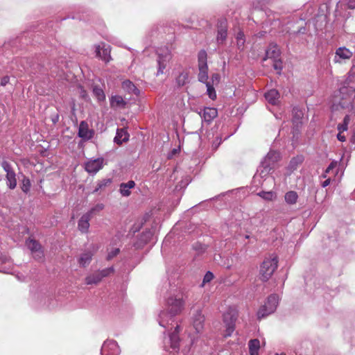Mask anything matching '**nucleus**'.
I'll return each mask as SVG.
<instances>
[{
	"label": "nucleus",
	"instance_id": "obj_1",
	"mask_svg": "<svg viewBox=\"0 0 355 355\" xmlns=\"http://www.w3.org/2000/svg\"><path fill=\"white\" fill-rule=\"evenodd\" d=\"M185 301L186 296L182 293L171 295L166 300L167 311H162L159 314V324L166 327L168 314L171 320L173 317L180 314L184 309Z\"/></svg>",
	"mask_w": 355,
	"mask_h": 355
},
{
	"label": "nucleus",
	"instance_id": "obj_2",
	"mask_svg": "<svg viewBox=\"0 0 355 355\" xmlns=\"http://www.w3.org/2000/svg\"><path fill=\"white\" fill-rule=\"evenodd\" d=\"M278 266V257L275 254H271L266 257L262 262L259 275L263 282H267L273 275Z\"/></svg>",
	"mask_w": 355,
	"mask_h": 355
},
{
	"label": "nucleus",
	"instance_id": "obj_3",
	"mask_svg": "<svg viewBox=\"0 0 355 355\" xmlns=\"http://www.w3.org/2000/svg\"><path fill=\"white\" fill-rule=\"evenodd\" d=\"M279 297L277 295H270L266 302L262 306L257 313L258 318L260 320L269 314L273 313L278 304Z\"/></svg>",
	"mask_w": 355,
	"mask_h": 355
},
{
	"label": "nucleus",
	"instance_id": "obj_4",
	"mask_svg": "<svg viewBox=\"0 0 355 355\" xmlns=\"http://www.w3.org/2000/svg\"><path fill=\"white\" fill-rule=\"evenodd\" d=\"M198 80L202 83H207L208 79V66L207 63V54L205 50L199 51L198 55Z\"/></svg>",
	"mask_w": 355,
	"mask_h": 355
},
{
	"label": "nucleus",
	"instance_id": "obj_5",
	"mask_svg": "<svg viewBox=\"0 0 355 355\" xmlns=\"http://www.w3.org/2000/svg\"><path fill=\"white\" fill-rule=\"evenodd\" d=\"M26 245L31 251L35 259L41 260L44 258V254L42 247L37 241L29 238L26 240Z\"/></svg>",
	"mask_w": 355,
	"mask_h": 355
},
{
	"label": "nucleus",
	"instance_id": "obj_6",
	"mask_svg": "<svg viewBox=\"0 0 355 355\" xmlns=\"http://www.w3.org/2000/svg\"><path fill=\"white\" fill-rule=\"evenodd\" d=\"M157 55L158 69L157 76H159L164 73V70L166 69L167 63L170 61L172 56L168 49L163 50L162 52L158 51Z\"/></svg>",
	"mask_w": 355,
	"mask_h": 355
},
{
	"label": "nucleus",
	"instance_id": "obj_7",
	"mask_svg": "<svg viewBox=\"0 0 355 355\" xmlns=\"http://www.w3.org/2000/svg\"><path fill=\"white\" fill-rule=\"evenodd\" d=\"M1 166L6 173L7 185L11 189H14L17 186L16 174L12 170L10 163L6 160L1 162Z\"/></svg>",
	"mask_w": 355,
	"mask_h": 355
},
{
	"label": "nucleus",
	"instance_id": "obj_8",
	"mask_svg": "<svg viewBox=\"0 0 355 355\" xmlns=\"http://www.w3.org/2000/svg\"><path fill=\"white\" fill-rule=\"evenodd\" d=\"M111 47L110 45L102 43L96 46V55L105 62H109L111 58Z\"/></svg>",
	"mask_w": 355,
	"mask_h": 355
},
{
	"label": "nucleus",
	"instance_id": "obj_9",
	"mask_svg": "<svg viewBox=\"0 0 355 355\" xmlns=\"http://www.w3.org/2000/svg\"><path fill=\"white\" fill-rule=\"evenodd\" d=\"M104 159L99 157L95 159H90L85 164V169L89 173H96L103 166Z\"/></svg>",
	"mask_w": 355,
	"mask_h": 355
},
{
	"label": "nucleus",
	"instance_id": "obj_10",
	"mask_svg": "<svg viewBox=\"0 0 355 355\" xmlns=\"http://www.w3.org/2000/svg\"><path fill=\"white\" fill-rule=\"evenodd\" d=\"M281 51L279 46L273 43H271L266 51V57L263 59V61L267 59L275 60L280 57Z\"/></svg>",
	"mask_w": 355,
	"mask_h": 355
},
{
	"label": "nucleus",
	"instance_id": "obj_11",
	"mask_svg": "<svg viewBox=\"0 0 355 355\" xmlns=\"http://www.w3.org/2000/svg\"><path fill=\"white\" fill-rule=\"evenodd\" d=\"M103 355H116L118 354V347L114 341L105 342L102 347Z\"/></svg>",
	"mask_w": 355,
	"mask_h": 355
},
{
	"label": "nucleus",
	"instance_id": "obj_12",
	"mask_svg": "<svg viewBox=\"0 0 355 355\" xmlns=\"http://www.w3.org/2000/svg\"><path fill=\"white\" fill-rule=\"evenodd\" d=\"M93 131L89 129L85 121H81L79 125L78 136L85 140L90 139L93 137Z\"/></svg>",
	"mask_w": 355,
	"mask_h": 355
},
{
	"label": "nucleus",
	"instance_id": "obj_13",
	"mask_svg": "<svg viewBox=\"0 0 355 355\" xmlns=\"http://www.w3.org/2000/svg\"><path fill=\"white\" fill-rule=\"evenodd\" d=\"M92 217L86 213L80 217L78 222V229L79 231L84 234L88 232L90 226L89 220Z\"/></svg>",
	"mask_w": 355,
	"mask_h": 355
},
{
	"label": "nucleus",
	"instance_id": "obj_14",
	"mask_svg": "<svg viewBox=\"0 0 355 355\" xmlns=\"http://www.w3.org/2000/svg\"><path fill=\"white\" fill-rule=\"evenodd\" d=\"M181 329L179 325L175 327L174 331L169 335V340L171 343V347L175 349L179 348V333Z\"/></svg>",
	"mask_w": 355,
	"mask_h": 355
},
{
	"label": "nucleus",
	"instance_id": "obj_15",
	"mask_svg": "<svg viewBox=\"0 0 355 355\" xmlns=\"http://www.w3.org/2000/svg\"><path fill=\"white\" fill-rule=\"evenodd\" d=\"M218 116V110L214 107H205L203 110L202 117L207 122H211Z\"/></svg>",
	"mask_w": 355,
	"mask_h": 355
},
{
	"label": "nucleus",
	"instance_id": "obj_16",
	"mask_svg": "<svg viewBox=\"0 0 355 355\" xmlns=\"http://www.w3.org/2000/svg\"><path fill=\"white\" fill-rule=\"evenodd\" d=\"M265 98L269 103L276 105L279 102V93L277 89H270L265 94Z\"/></svg>",
	"mask_w": 355,
	"mask_h": 355
},
{
	"label": "nucleus",
	"instance_id": "obj_17",
	"mask_svg": "<svg viewBox=\"0 0 355 355\" xmlns=\"http://www.w3.org/2000/svg\"><path fill=\"white\" fill-rule=\"evenodd\" d=\"M204 315L201 312L198 311L194 315L193 325L198 333L200 332L203 328Z\"/></svg>",
	"mask_w": 355,
	"mask_h": 355
},
{
	"label": "nucleus",
	"instance_id": "obj_18",
	"mask_svg": "<svg viewBox=\"0 0 355 355\" xmlns=\"http://www.w3.org/2000/svg\"><path fill=\"white\" fill-rule=\"evenodd\" d=\"M126 105V102L123 100L122 96L116 95L112 96L110 98V106L112 108H124Z\"/></svg>",
	"mask_w": 355,
	"mask_h": 355
},
{
	"label": "nucleus",
	"instance_id": "obj_19",
	"mask_svg": "<svg viewBox=\"0 0 355 355\" xmlns=\"http://www.w3.org/2000/svg\"><path fill=\"white\" fill-rule=\"evenodd\" d=\"M135 187V182L133 180H130L126 183H121L120 184V193L123 196L128 197L131 194L130 191Z\"/></svg>",
	"mask_w": 355,
	"mask_h": 355
},
{
	"label": "nucleus",
	"instance_id": "obj_20",
	"mask_svg": "<svg viewBox=\"0 0 355 355\" xmlns=\"http://www.w3.org/2000/svg\"><path fill=\"white\" fill-rule=\"evenodd\" d=\"M304 162V157L302 155H297L293 157L288 166V169L291 172L295 171Z\"/></svg>",
	"mask_w": 355,
	"mask_h": 355
},
{
	"label": "nucleus",
	"instance_id": "obj_21",
	"mask_svg": "<svg viewBox=\"0 0 355 355\" xmlns=\"http://www.w3.org/2000/svg\"><path fill=\"white\" fill-rule=\"evenodd\" d=\"M129 135L128 132L123 128L118 129L116 135L114 137V142L117 144H121L123 142L128 140Z\"/></svg>",
	"mask_w": 355,
	"mask_h": 355
},
{
	"label": "nucleus",
	"instance_id": "obj_22",
	"mask_svg": "<svg viewBox=\"0 0 355 355\" xmlns=\"http://www.w3.org/2000/svg\"><path fill=\"white\" fill-rule=\"evenodd\" d=\"M122 88L130 94H134L135 95L139 94V90L131 81L128 80L122 83Z\"/></svg>",
	"mask_w": 355,
	"mask_h": 355
},
{
	"label": "nucleus",
	"instance_id": "obj_23",
	"mask_svg": "<svg viewBox=\"0 0 355 355\" xmlns=\"http://www.w3.org/2000/svg\"><path fill=\"white\" fill-rule=\"evenodd\" d=\"M92 256L93 254L91 252H86L83 253L78 259L80 266L83 267L87 266L92 259Z\"/></svg>",
	"mask_w": 355,
	"mask_h": 355
},
{
	"label": "nucleus",
	"instance_id": "obj_24",
	"mask_svg": "<svg viewBox=\"0 0 355 355\" xmlns=\"http://www.w3.org/2000/svg\"><path fill=\"white\" fill-rule=\"evenodd\" d=\"M101 282V279L98 271L87 276L85 278V283L87 285L98 284Z\"/></svg>",
	"mask_w": 355,
	"mask_h": 355
},
{
	"label": "nucleus",
	"instance_id": "obj_25",
	"mask_svg": "<svg viewBox=\"0 0 355 355\" xmlns=\"http://www.w3.org/2000/svg\"><path fill=\"white\" fill-rule=\"evenodd\" d=\"M248 345L250 355H259L258 351L260 348V342L258 339L250 340Z\"/></svg>",
	"mask_w": 355,
	"mask_h": 355
},
{
	"label": "nucleus",
	"instance_id": "obj_26",
	"mask_svg": "<svg viewBox=\"0 0 355 355\" xmlns=\"http://www.w3.org/2000/svg\"><path fill=\"white\" fill-rule=\"evenodd\" d=\"M336 54L341 59H349L353 53L345 47H340L336 50Z\"/></svg>",
	"mask_w": 355,
	"mask_h": 355
},
{
	"label": "nucleus",
	"instance_id": "obj_27",
	"mask_svg": "<svg viewBox=\"0 0 355 355\" xmlns=\"http://www.w3.org/2000/svg\"><path fill=\"white\" fill-rule=\"evenodd\" d=\"M257 196H259V197H261V198H263V200H267V201H272L277 198V194L272 191H262L259 192L257 193Z\"/></svg>",
	"mask_w": 355,
	"mask_h": 355
},
{
	"label": "nucleus",
	"instance_id": "obj_28",
	"mask_svg": "<svg viewBox=\"0 0 355 355\" xmlns=\"http://www.w3.org/2000/svg\"><path fill=\"white\" fill-rule=\"evenodd\" d=\"M93 94L99 102L104 101L105 100V94L99 86L94 85L93 87Z\"/></svg>",
	"mask_w": 355,
	"mask_h": 355
},
{
	"label": "nucleus",
	"instance_id": "obj_29",
	"mask_svg": "<svg viewBox=\"0 0 355 355\" xmlns=\"http://www.w3.org/2000/svg\"><path fill=\"white\" fill-rule=\"evenodd\" d=\"M298 196L297 192L291 191L285 194L284 198L288 204L293 205L297 202Z\"/></svg>",
	"mask_w": 355,
	"mask_h": 355
},
{
	"label": "nucleus",
	"instance_id": "obj_30",
	"mask_svg": "<svg viewBox=\"0 0 355 355\" xmlns=\"http://www.w3.org/2000/svg\"><path fill=\"white\" fill-rule=\"evenodd\" d=\"M189 73L188 72L183 71L181 72L176 78V82L178 86L181 87L184 85L188 81Z\"/></svg>",
	"mask_w": 355,
	"mask_h": 355
},
{
	"label": "nucleus",
	"instance_id": "obj_31",
	"mask_svg": "<svg viewBox=\"0 0 355 355\" xmlns=\"http://www.w3.org/2000/svg\"><path fill=\"white\" fill-rule=\"evenodd\" d=\"M105 205L103 203H98L90 209L86 214H89L92 218L98 214H99L103 209Z\"/></svg>",
	"mask_w": 355,
	"mask_h": 355
},
{
	"label": "nucleus",
	"instance_id": "obj_32",
	"mask_svg": "<svg viewBox=\"0 0 355 355\" xmlns=\"http://www.w3.org/2000/svg\"><path fill=\"white\" fill-rule=\"evenodd\" d=\"M111 183L110 179H103L98 182L95 189L94 190V193L98 192V191H101L104 189L107 185Z\"/></svg>",
	"mask_w": 355,
	"mask_h": 355
},
{
	"label": "nucleus",
	"instance_id": "obj_33",
	"mask_svg": "<svg viewBox=\"0 0 355 355\" xmlns=\"http://www.w3.org/2000/svg\"><path fill=\"white\" fill-rule=\"evenodd\" d=\"M234 320H235V319H233V318L231 317L230 322H227L226 324V330H225V337L230 336L232 335V334L233 333V331H234V329H235Z\"/></svg>",
	"mask_w": 355,
	"mask_h": 355
},
{
	"label": "nucleus",
	"instance_id": "obj_34",
	"mask_svg": "<svg viewBox=\"0 0 355 355\" xmlns=\"http://www.w3.org/2000/svg\"><path fill=\"white\" fill-rule=\"evenodd\" d=\"M218 34H217V41L218 42H223L227 36V29L225 28H217Z\"/></svg>",
	"mask_w": 355,
	"mask_h": 355
},
{
	"label": "nucleus",
	"instance_id": "obj_35",
	"mask_svg": "<svg viewBox=\"0 0 355 355\" xmlns=\"http://www.w3.org/2000/svg\"><path fill=\"white\" fill-rule=\"evenodd\" d=\"M31 187V184L30 180L28 178L24 177L21 182V190L24 193H27L30 191Z\"/></svg>",
	"mask_w": 355,
	"mask_h": 355
},
{
	"label": "nucleus",
	"instance_id": "obj_36",
	"mask_svg": "<svg viewBox=\"0 0 355 355\" xmlns=\"http://www.w3.org/2000/svg\"><path fill=\"white\" fill-rule=\"evenodd\" d=\"M272 66H273V68L277 71V73L279 74L281 73V71L283 69V62L279 58H277V59H275V60H272Z\"/></svg>",
	"mask_w": 355,
	"mask_h": 355
},
{
	"label": "nucleus",
	"instance_id": "obj_37",
	"mask_svg": "<svg viewBox=\"0 0 355 355\" xmlns=\"http://www.w3.org/2000/svg\"><path fill=\"white\" fill-rule=\"evenodd\" d=\"M101 279L108 277L109 275L114 272V268L113 267L107 268L101 270H98Z\"/></svg>",
	"mask_w": 355,
	"mask_h": 355
},
{
	"label": "nucleus",
	"instance_id": "obj_38",
	"mask_svg": "<svg viewBox=\"0 0 355 355\" xmlns=\"http://www.w3.org/2000/svg\"><path fill=\"white\" fill-rule=\"evenodd\" d=\"M293 121L295 123L300 122L304 114L303 112L298 108H293Z\"/></svg>",
	"mask_w": 355,
	"mask_h": 355
},
{
	"label": "nucleus",
	"instance_id": "obj_39",
	"mask_svg": "<svg viewBox=\"0 0 355 355\" xmlns=\"http://www.w3.org/2000/svg\"><path fill=\"white\" fill-rule=\"evenodd\" d=\"M206 85L207 87V94L209 98L214 100L216 98V94L214 88V85H211L210 82H207Z\"/></svg>",
	"mask_w": 355,
	"mask_h": 355
},
{
	"label": "nucleus",
	"instance_id": "obj_40",
	"mask_svg": "<svg viewBox=\"0 0 355 355\" xmlns=\"http://www.w3.org/2000/svg\"><path fill=\"white\" fill-rule=\"evenodd\" d=\"M237 46L239 49L243 48L245 43V35L243 32H239L236 36Z\"/></svg>",
	"mask_w": 355,
	"mask_h": 355
},
{
	"label": "nucleus",
	"instance_id": "obj_41",
	"mask_svg": "<svg viewBox=\"0 0 355 355\" xmlns=\"http://www.w3.org/2000/svg\"><path fill=\"white\" fill-rule=\"evenodd\" d=\"M217 28L227 29V21L225 18H220L217 23Z\"/></svg>",
	"mask_w": 355,
	"mask_h": 355
},
{
	"label": "nucleus",
	"instance_id": "obj_42",
	"mask_svg": "<svg viewBox=\"0 0 355 355\" xmlns=\"http://www.w3.org/2000/svg\"><path fill=\"white\" fill-rule=\"evenodd\" d=\"M119 252H120L119 248H114V249L112 250L110 252H108L107 259L111 260L114 257H116L119 253Z\"/></svg>",
	"mask_w": 355,
	"mask_h": 355
},
{
	"label": "nucleus",
	"instance_id": "obj_43",
	"mask_svg": "<svg viewBox=\"0 0 355 355\" xmlns=\"http://www.w3.org/2000/svg\"><path fill=\"white\" fill-rule=\"evenodd\" d=\"M220 76L218 73H213L211 76V83L212 85H217L220 82Z\"/></svg>",
	"mask_w": 355,
	"mask_h": 355
},
{
	"label": "nucleus",
	"instance_id": "obj_44",
	"mask_svg": "<svg viewBox=\"0 0 355 355\" xmlns=\"http://www.w3.org/2000/svg\"><path fill=\"white\" fill-rule=\"evenodd\" d=\"M214 279V275L210 271H208L206 272L205 275L203 278V283H208L210 282Z\"/></svg>",
	"mask_w": 355,
	"mask_h": 355
},
{
	"label": "nucleus",
	"instance_id": "obj_45",
	"mask_svg": "<svg viewBox=\"0 0 355 355\" xmlns=\"http://www.w3.org/2000/svg\"><path fill=\"white\" fill-rule=\"evenodd\" d=\"M266 159H275V160H277L278 159H279V154L275 151H270L268 153Z\"/></svg>",
	"mask_w": 355,
	"mask_h": 355
},
{
	"label": "nucleus",
	"instance_id": "obj_46",
	"mask_svg": "<svg viewBox=\"0 0 355 355\" xmlns=\"http://www.w3.org/2000/svg\"><path fill=\"white\" fill-rule=\"evenodd\" d=\"M349 92H355V88L354 89H353V88L349 89L347 86H343L340 88V92L341 94H345Z\"/></svg>",
	"mask_w": 355,
	"mask_h": 355
},
{
	"label": "nucleus",
	"instance_id": "obj_47",
	"mask_svg": "<svg viewBox=\"0 0 355 355\" xmlns=\"http://www.w3.org/2000/svg\"><path fill=\"white\" fill-rule=\"evenodd\" d=\"M348 128V125L345 123H340L338 125V130L339 132H344L346 131Z\"/></svg>",
	"mask_w": 355,
	"mask_h": 355
},
{
	"label": "nucleus",
	"instance_id": "obj_48",
	"mask_svg": "<svg viewBox=\"0 0 355 355\" xmlns=\"http://www.w3.org/2000/svg\"><path fill=\"white\" fill-rule=\"evenodd\" d=\"M336 165H337L336 162H331V164L329 165V166L326 168L325 173H329L330 172V171H331L336 166Z\"/></svg>",
	"mask_w": 355,
	"mask_h": 355
},
{
	"label": "nucleus",
	"instance_id": "obj_49",
	"mask_svg": "<svg viewBox=\"0 0 355 355\" xmlns=\"http://www.w3.org/2000/svg\"><path fill=\"white\" fill-rule=\"evenodd\" d=\"M221 141H222L221 138H219V137L216 138V140L213 142V147L214 148L215 150H216L218 148V147L221 144Z\"/></svg>",
	"mask_w": 355,
	"mask_h": 355
},
{
	"label": "nucleus",
	"instance_id": "obj_50",
	"mask_svg": "<svg viewBox=\"0 0 355 355\" xmlns=\"http://www.w3.org/2000/svg\"><path fill=\"white\" fill-rule=\"evenodd\" d=\"M10 78L8 76H4L1 80V85L6 86L9 83Z\"/></svg>",
	"mask_w": 355,
	"mask_h": 355
},
{
	"label": "nucleus",
	"instance_id": "obj_51",
	"mask_svg": "<svg viewBox=\"0 0 355 355\" xmlns=\"http://www.w3.org/2000/svg\"><path fill=\"white\" fill-rule=\"evenodd\" d=\"M348 8L350 9L355 8V0H348Z\"/></svg>",
	"mask_w": 355,
	"mask_h": 355
},
{
	"label": "nucleus",
	"instance_id": "obj_52",
	"mask_svg": "<svg viewBox=\"0 0 355 355\" xmlns=\"http://www.w3.org/2000/svg\"><path fill=\"white\" fill-rule=\"evenodd\" d=\"M337 138L340 141H345L346 140L345 135H342L341 132H338V134L337 135Z\"/></svg>",
	"mask_w": 355,
	"mask_h": 355
},
{
	"label": "nucleus",
	"instance_id": "obj_53",
	"mask_svg": "<svg viewBox=\"0 0 355 355\" xmlns=\"http://www.w3.org/2000/svg\"><path fill=\"white\" fill-rule=\"evenodd\" d=\"M350 121V117L349 115H346L345 117H344V119H343V123H345L347 124V125H349V123Z\"/></svg>",
	"mask_w": 355,
	"mask_h": 355
},
{
	"label": "nucleus",
	"instance_id": "obj_54",
	"mask_svg": "<svg viewBox=\"0 0 355 355\" xmlns=\"http://www.w3.org/2000/svg\"><path fill=\"white\" fill-rule=\"evenodd\" d=\"M349 76H352V78L354 76V75H355V66H353V67L351 68V69H350V71H349Z\"/></svg>",
	"mask_w": 355,
	"mask_h": 355
},
{
	"label": "nucleus",
	"instance_id": "obj_55",
	"mask_svg": "<svg viewBox=\"0 0 355 355\" xmlns=\"http://www.w3.org/2000/svg\"><path fill=\"white\" fill-rule=\"evenodd\" d=\"M331 180L329 178L324 181L322 184V187H326L330 184Z\"/></svg>",
	"mask_w": 355,
	"mask_h": 355
},
{
	"label": "nucleus",
	"instance_id": "obj_56",
	"mask_svg": "<svg viewBox=\"0 0 355 355\" xmlns=\"http://www.w3.org/2000/svg\"><path fill=\"white\" fill-rule=\"evenodd\" d=\"M224 322H227V315H224Z\"/></svg>",
	"mask_w": 355,
	"mask_h": 355
},
{
	"label": "nucleus",
	"instance_id": "obj_57",
	"mask_svg": "<svg viewBox=\"0 0 355 355\" xmlns=\"http://www.w3.org/2000/svg\"><path fill=\"white\" fill-rule=\"evenodd\" d=\"M352 109H355V101H354V104L352 105Z\"/></svg>",
	"mask_w": 355,
	"mask_h": 355
},
{
	"label": "nucleus",
	"instance_id": "obj_58",
	"mask_svg": "<svg viewBox=\"0 0 355 355\" xmlns=\"http://www.w3.org/2000/svg\"><path fill=\"white\" fill-rule=\"evenodd\" d=\"M327 173H324L322 175V177H323V178H326V177H327Z\"/></svg>",
	"mask_w": 355,
	"mask_h": 355
},
{
	"label": "nucleus",
	"instance_id": "obj_59",
	"mask_svg": "<svg viewBox=\"0 0 355 355\" xmlns=\"http://www.w3.org/2000/svg\"><path fill=\"white\" fill-rule=\"evenodd\" d=\"M275 355H286V354H284V353H282V354H276Z\"/></svg>",
	"mask_w": 355,
	"mask_h": 355
},
{
	"label": "nucleus",
	"instance_id": "obj_60",
	"mask_svg": "<svg viewBox=\"0 0 355 355\" xmlns=\"http://www.w3.org/2000/svg\"><path fill=\"white\" fill-rule=\"evenodd\" d=\"M354 138L355 139V135L354 136Z\"/></svg>",
	"mask_w": 355,
	"mask_h": 355
}]
</instances>
